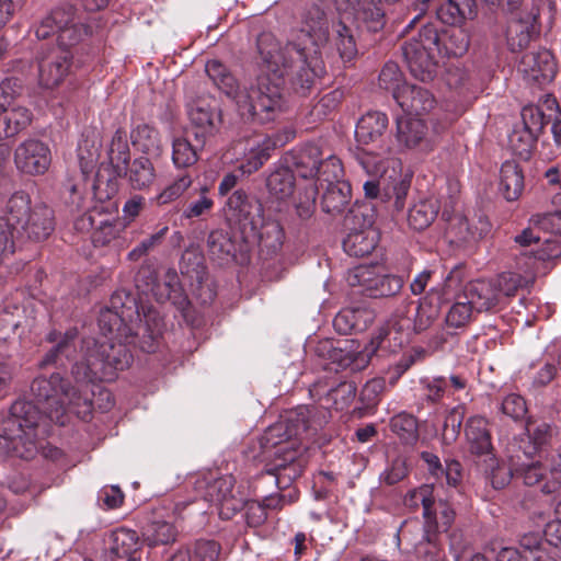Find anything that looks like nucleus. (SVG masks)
I'll use <instances>...</instances> for the list:
<instances>
[{
	"instance_id": "nucleus-12",
	"label": "nucleus",
	"mask_w": 561,
	"mask_h": 561,
	"mask_svg": "<svg viewBox=\"0 0 561 561\" xmlns=\"http://www.w3.org/2000/svg\"><path fill=\"white\" fill-rule=\"evenodd\" d=\"M71 54L64 47H54L38 64V82L43 88L53 89L68 76Z\"/></svg>"
},
{
	"instance_id": "nucleus-56",
	"label": "nucleus",
	"mask_w": 561,
	"mask_h": 561,
	"mask_svg": "<svg viewBox=\"0 0 561 561\" xmlns=\"http://www.w3.org/2000/svg\"><path fill=\"white\" fill-rule=\"evenodd\" d=\"M540 232H542V229H538L536 226H535V222H534V217L531 218V226L524 229L520 233H518L517 236H515L514 240L515 242L523 247V248H530L529 251H525L523 254H522V257L518 259V261H525V262H529V257L531 256V254H529V252L531 250H535L537 248V245L541 242V234Z\"/></svg>"
},
{
	"instance_id": "nucleus-62",
	"label": "nucleus",
	"mask_w": 561,
	"mask_h": 561,
	"mask_svg": "<svg viewBox=\"0 0 561 561\" xmlns=\"http://www.w3.org/2000/svg\"><path fill=\"white\" fill-rule=\"evenodd\" d=\"M408 476L407 460L399 456L380 473V481L388 485H392L403 480Z\"/></svg>"
},
{
	"instance_id": "nucleus-25",
	"label": "nucleus",
	"mask_w": 561,
	"mask_h": 561,
	"mask_svg": "<svg viewBox=\"0 0 561 561\" xmlns=\"http://www.w3.org/2000/svg\"><path fill=\"white\" fill-rule=\"evenodd\" d=\"M476 312L488 311L500 302V295L490 282L476 280L468 284L463 291Z\"/></svg>"
},
{
	"instance_id": "nucleus-54",
	"label": "nucleus",
	"mask_w": 561,
	"mask_h": 561,
	"mask_svg": "<svg viewBox=\"0 0 561 561\" xmlns=\"http://www.w3.org/2000/svg\"><path fill=\"white\" fill-rule=\"evenodd\" d=\"M318 190L314 184H308L299 192V199L295 203V209L301 220H307L313 215Z\"/></svg>"
},
{
	"instance_id": "nucleus-37",
	"label": "nucleus",
	"mask_w": 561,
	"mask_h": 561,
	"mask_svg": "<svg viewBox=\"0 0 561 561\" xmlns=\"http://www.w3.org/2000/svg\"><path fill=\"white\" fill-rule=\"evenodd\" d=\"M387 162V183L386 188L387 195L389 197L394 196L396 206L398 208H402L404 204V198L408 194L409 183L402 180L400 172L398 171V167L400 165L399 161L394 158L386 159Z\"/></svg>"
},
{
	"instance_id": "nucleus-33",
	"label": "nucleus",
	"mask_w": 561,
	"mask_h": 561,
	"mask_svg": "<svg viewBox=\"0 0 561 561\" xmlns=\"http://www.w3.org/2000/svg\"><path fill=\"white\" fill-rule=\"evenodd\" d=\"M134 147L151 158L162 153V141L159 131L147 124L138 125L131 133Z\"/></svg>"
},
{
	"instance_id": "nucleus-11",
	"label": "nucleus",
	"mask_w": 561,
	"mask_h": 561,
	"mask_svg": "<svg viewBox=\"0 0 561 561\" xmlns=\"http://www.w3.org/2000/svg\"><path fill=\"white\" fill-rule=\"evenodd\" d=\"M16 168L31 175L44 174L51 162L49 147L37 139H26L20 144L14 152Z\"/></svg>"
},
{
	"instance_id": "nucleus-48",
	"label": "nucleus",
	"mask_w": 561,
	"mask_h": 561,
	"mask_svg": "<svg viewBox=\"0 0 561 561\" xmlns=\"http://www.w3.org/2000/svg\"><path fill=\"white\" fill-rule=\"evenodd\" d=\"M484 461L486 463L485 472L492 486L494 489H503L506 486L513 477L510 466L504 461L497 460L492 454L489 455Z\"/></svg>"
},
{
	"instance_id": "nucleus-3",
	"label": "nucleus",
	"mask_w": 561,
	"mask_h": 561,
	"mask_svg": "<svg viewBox=\"0 0 561 561\" xmlns=\"http://www.w3.org/2000/svg\"><path fill=\"white\" fill-rule=\"evenodd\" d=\"M99 327L102 335L83 340L81 358L73 365L72 374L78 381L113 380L115 371L127 368L131 362L123 340L129 343L133 332L123 324L121 316L111 309L103 310Z\"/></svg>"
},
{
	"instance_id": "nucleus-64",
	"label": "nucleus",
	"mask_w": 561,
	"mask_h": 561,
	"mask_svg": "<svg viewBox=\"0 0 561 561\" xmlns=\"http://www.w3.org/2000/svg\"><path fill=\"white\" fill-rule=\"evenodd\" d=\"M541 491L546 494L558 493L561 491V454L556 455L550 462L549 478L541 485Z\"/></svg>"
},
{
	"instance_id": "nucleus-8",
	"label": "nucleus",
	"mask_w": 561,
	"mask_h": 561,
	"mask_svg": "<svg viewBox=\"0 0 561 561\" xmlns=\"http://www.w3.org/2000/svg\"><path fill=\"white\" fill-rule=\"evenodd\" d=\"M351 286H358L364 293L374 298L397 295L403 287L400 276L389 274L380 264L359 265L347 274Z\"/></svg>"
},
{
	"instance_id": "nucleus-47",
	"label": "nucleus",
	"mask_w": 561,
	"mask_h": 561,
	"mask_svg": "<svg viewBox=\"0 0 561 561\" xmlns=\"http://www.w3.org/2000/svg\"><path fill=\"white\" fill-rule=\"evenodd\" d=\"M227 205L234 211V216L240 222L248 219L250 220L252 218V213H255V216H259V214L262 213L261 205L249 202L248 196L243 191L233 192L228 198Z\"/></svg>"
},
{
	"instance_id": "nucleus-15",
	"label": "nucleus",
	"mask_w": 561,
	"mask_h": 561,
	"mask_svg": "<svg viewBox=\"0 0 561 561\" xmlns=\"http://www.w3.org/2000/svg\"><path fill=\"white\" fill-rule=\"evenodd\" d=\"M275 147L271 138L263 135H254L245 141H239L236 150L242 152V162L239 167L243 174L257 171L270 158V150Z\"/></svg>"
},
{
	"instance_id": "nucleus-63",
	"label": "nucleus",
	"mask_w": 561,
	"mask_h": 561,
	"mask_svg": "<svg viewBox=\"0 0 561 561\" xmlns=\"http://www.w3.org/2000/svg\"><path fill=\"white\" fill-rule=\"evenodd\" d=\"M100 140L95 134L87 136L78 145V157L84 167L95 162L100 152Z\"/></svg>"
},
{
	"instance_id": "nucleus-26",
	"label": "nucleus",
	"mask_w": 561,
	"mask_h": 561,
	"mask_svg": "<svg viewBox=\"0 0 561 561\" xmlns=\"http://www.w3.org/2000/svg\"><path fill=\"white\" fill-rule=\"evenodd\" d=\"M488 228L489 224L482 218L478 219V225H473L467 217L457 215L450 220L447 233L450 242L460 244L481 238Z\"/></svg>"
},
{
	"instance_id": "nucleus-1",
	"label": "nucleus",
	"mask_w": 561,
	"mask_h": 561,
	"mask_svg": "<svg viewBox=\"0 0 561 561\" xmlns=\"http://www.w3.org/2000/svg\"><path fill=\"white\" fill-rule=\"evenodd\" d=\"M329 41L328 28L318 21L301 30L296 42L282 46L271 33L257 37V48L267 71L277 81L260 75L242 90L234 77L220 61H207L205 70L214 84L234 101L239 115L245 121L266 122L284 106L280 80L287 79L296 91L306 92L323 72L320 48Z\"/></svg>"
},
{
	"instance_id": "nucleus-24",
	"label": "nucleus",
	"mask_w": 561,
	"mask_h": 561,
	"mask_svg": "<svg viewBox=\"0 0 561 561\" xmlns=\"http://www.w3.org/2000/svg\"><path fill=\"white\" fill-rule=\"evenodd\" d=\"M139 538L137 533L128 528H117L108 537V549L117 559L140 561L138 557Z\"/></svg>"
},
{
	"instance_id": "nucleus-36",
	"label": "nucleus",
	"mask_w": 561,
	"mask_h": 561,
	"mask_svg": "<svg viewBox=\"0 0 561 561\" xmlns=\"http://www.w3.org/2000/svg\"><path fill=\"white\" fill-rule=\"evenodd\" d=\"M107 157L118 175L126 170L129 160V145L125 131L121 129L115 131L108 146Z\"/></svg>"
},
{
	"instance_id": "nucleus-19",
	"label": "nucleus",
	"mask_w": 561,
	"mask_h": 561,
	"mask_svg": "<svg viewBox=\"0 0 561 561\" xmlns=\"http://www.w3.org/2000/svg\"><path fill=\"white\" fill-rule=\"evenodd\" d=\"M396 101L409 116L427 113L435 105L433 94L421 85L403 87L402 93L397 92Z\"/></svg>"
},
{
	"instance_id": "nucleus-51",
	"label": "nucleus",
	"mask_w": 561,
	"mask_h": 561,
	"mask_svg": "<svg viewBox=\"0 0 561 561\" xmlns=\"http://www.w3.org/2000/svg\"><path fill=\"white\" fill-rule=\"evenodd\" d=\"M473 312H476V310L469 300L465 298V294L461 293L457 296L455 304L449 309L446 321L450 327L459 328L470 321Z\"/></svg>"
},
{
	"instance_id": "nucleus-43",
	"label": "nucleus",
	"mask_w": 561,
	"mask_h": 561,
	"mask_svg": "<svg viewBox=\"0 0 561 561\" xmlns=\"http://www.w3.org/2000/svg\"><path fill=\"white\" fill-rule=\"evenodd\" d=\"M32 122V113L24 106L8 107L2 118L3 135L13 137L26 128Z\"/></svg>"
},
{
	"instance_id": "nucleus-61",
	"label": "nucleus",
	"mask_w": 561,
	"mask_h": 561,
	"mask_svg": "<svg viewBox=\"0 0 561 561\" xmlns=\"http://www.w3.org/2000/svg\"><path fill=\"white\" fill-rule=\"evenodd\" d=\"M207 193L208 190L203 187L199 197L196 201L191 202L184 208L182 217L193 219L208 214L214 206V201L207 195Z\"/></svg>"
},
{
	"instance_id": "nucleus-57",
	"label": "nucleus",
	"mask_w": 561,
	"mask_h": 561,
	"mask_svg": "<svg viewBox=\"0 0 561 561\" xmlns=\"http://www.w3.org/2000/svg\"><path fill=\"white\" fill-rule=\"evenodd\" d=\"M316 176L321 182V185L323 183L329 185L336 181H343V168L340 159L332 154L327 156L321 163L319 173Z\"/></svg>"
},
{
	"instance_id": "nucleus-14",
	"label": "nucleus",
	"mask_w": 561,
	"mask_h": 561,
	"mask_svg": "<svg viewBox=\"0 0 561 561\" xmlns=\"http://www.w3.org/2000/svg\"><path fill=\"white\" fill-rule=\"evenodd\" d=\"M396 138L398 146L402 149H417L421 151L432 149L428 127L421 118L409 115L398 117Z\"/></svg>"
},
{
	"instance_id": "nucleus-50",
	"label": "nucleus",
	"mask_w": 561,
	"mask_h": 561,
	"mask_svg": "<svg viewBox=\"0 0 561 561\" xmlns=\"http://www.w3.org/2000/svg\"><path fill=\"white\" fill-rule=\"evenodd\" d=\"M124 228L119 220H100L92 233V242L96 247H104L115 240Z\"/></svg>"
},
{
	"instance_id": "nucleus-32",
	"label": "nucleus",
	"mask_w": 561,
	"mask_h": 561,
	"mask_svg": "<svg viewBox=\"0 0 561 561\" xmlns=\"http://www.w3.org/2000/svg\"><path fill=\"white\" fill-rule=\"evenodd\" d=\"M351 201V186L345 181H336L327 185L322 196L323 211L332 215L341 214Z\"/></svg>"
},
{
	"instance_id": "nucleus-22",
	"label": "nucleus",
	"mask_w": 561,
	"mask_h": 561,
	"mask_svg": "<svg viewBox=\"0 0 561 561\" xmlns=\"http://www.w3.org/2000/svg\"><path fill=\"white\" fill-rule=\"evenodd\" d=\"M518 272H504L496 279V290L500 297L513 296L517 289L533 284L537 272L528 262L517 261Z\"/></svg>"
},
{
	"instance_id": "nucleus-60",
	"label": "nucleus",
	"mask_w": 561,
	"mask_h": 561,
	"mask_svg": "<svg viewBox=\"0 0 561 561\" xmlns=\"http://www.w3.org/2000/svg\"><path fill=\"white\" fill-rule=\"evenodd\" d=\"M501 411L512 420H522L527 413V404L524 398L517 393L507 394L502 403Z\"/></svg>"
},
{
	"instance_id": "nucleus-4",
	"label": "nucleus",
	"mask_w": 561,
	"mask_h": 561,
	"mask_svg": "<svg viewBox=\"0 0 561 561\" xmlns=\"http://www.w3.org/2000/svg\"><path fill=\"white\" fill-rule=\"evenodd\" d=\"M310 416L311 408L297 407L284 420L271 425L260 438L262 455L270 461L267 473L275 477L279 489L289 486L302 472V461L290 438L311 426Z\"/></svg>"
},
{
	"instance_id": "nucleus-45",
	"label": "nucleus",
	"mask_w": 561,
	"mask_h": 561,
	"mask_svg": "<svg viewBox=\"0 0 561 561\" xmlns=\"http://www.w3.org/2000/svg\"><path fill=\"white\" fill-rule=\"evenodd\" d=\"M175 527L164 520H157L149 524L142 535L149 546L169 545L175 541Z\"/></svg>"
},
{
	"instance_id": "nucleus-17",
	"label": "nucleus",
	"mask_w": 561,
	"mask_h": 561,
	"mask_svg": "<svg viewBox=\"0 0 561 561\" xmlns=\"http://www.w3.org/2000/svg\"><path fill=\"white\" fill-rule=\"evenodd\" d=\"M386 335L387 331L379 329L364 350L355 352L352 347L354 344L352 341L350 346L346 345L344 348L334 350L332 357L334 359L340 358L341 367H351L352 370H360L368 365L371 356L379 348Z\"/></svg>"
},
{
	"instance_id": "nucleus-52",
	"label": "nucleus",
	"mask_w": 561,
	"mask_h": 561,
	"mask_svg": "<svg viewBox=\"0 0 561 561\" xmlns=\"http://www.w3.org/2000/svg\"><path fill=\"white\" fill-rule=\"evenodd\" d=\"M172 160L176 168H187L197 161V151L185 138H175L172 142Z\"/></svg>"
},
{
	"instance_id": "nucleus-38",
	"label": "nucleus",
	"mask_w": 561,
	"mask_h": 561,
	"mask_svg": "<svg viewBox=\"0 0 561 561\" xmlns=\"http://www.w3.org/2000/svg\"><path fill=\"white\" fill-rule=\"evenodd\" d=\"M323 153L320 146L316 144L306 145L299 152L297 168L302 178H313L323 162Z\"/></svg>"
},
{
	"instance_id": "nucleus-13",
	"label": "nucleus",
	"mask_w": 561,
	"mask_h": 561,
	"mask_svg": "<svg viewBox=\"0 0 561 561\" xmlns=\"http://www.w3.org/2000/svg\"><path fill=\"white\" fill-rule=\"evenodd\" d=\"M518 71L528 82L543 85L553 80L557 66L552 54L541 49L525 54L518 64Z\"/></svg>"
},
{
	"instance_id": "nucleus-42",
	"label": "nucleus",
	"mask_w": 561,
	"mask_h": 561,
	"mask_svg": "<svg viewBox=\"0 0 561 561\" xmlns=\"http://www.w3.org/2000/svg\"><path fill=\"white\" fill-rule=\"evenodd\" d=\"M537 138L538 136L516 124L508 135V146L515 156L527 160L530 157Z\"/></svg>"
},
{
	"instance_id": "nucleus-59",
	"label": "nucleus",
	"mask_w": 561,
	"mask_h": 561,
	"mask_svg": "<svg viewBox=\"0 0 561 561\" xmlns=\"http://www.w3.org/2000/svg\"><path fill=\"white\" fill-rule=\"evenodd\" d=\"M141 311L145 324L139 325L135 334L138 335L140 332L144 334L148 333V337L153 341L161 332L162 318L153 308L141 307Z\"/></svg>"
},
{
	"instance_id": "nucleus-29",
	"label": "nucleus",
	"mask_w": 561,
	"mask_h": 561,
	"mask_svg": "<svg viewBox=\"0 0 561 561\" xmlns=\"http://www.w3.org/2000/svg\"><path fill=\"white\" fill-rule=\"evenodd\" d=\"M377 240L378 233L371 227L354 230L343 240V249L351 256L362 257L371 253Z\"/></svg>"
},
{
	"instance_id": "nucleus-18",
	"label": "nucleus",
	"mask_w": 561,
	"mask_h": 561,
	"mask_svg": "<svg viewBox=\"0 0 561 561\" xmlns=\"http://www.w3.org/2000/svg\"><path fill=\"white\" fill-rule=\"evenodd\" d=\"M465 436L472 455L488 457L492 454L493 446L485 417L480 415L469 417L465 426Z\"/></svg>"
},
{
	"instance_id": "nucleus-21",
	"label": "nucleus",
	"mask_w": 561,
	"mask_h": 561,
	"mask_svg": "<svg viewBox=\"0 0 561 561\" xmlns=\"http://www.w3.org/2000/svg\"><path fill=\"white\" fill-rule=\"evenodd\" d=\"M188 117L203 134L213 133L220 124L221 116L215 100L201 99L188 105Z\"/></svg>"
},
{
	"instance_id": "nucleus-28",
	"label": "nucleus",
	"mask_w": 561,
	"mask_h": 561,
	"mask_svg": "<svg viewBox=\"0 0 561 561\" xmlns=\"http://www.w3.org/2000/svg\"><path fill=\"white\" fill-rule=\"evenodd\" d=\"M524 190V174L517 163L505 161L500 170L499 191L507 202L518 199Z\"/></svg>"
},
{
	"instance_id": "nucleus-53",
	"label": "nucleus",
	"mask_w": 561,
	"mask_h": 561,
	"mask_svg": "<svg viewBox=\"0 0 561 561\" xmlns=\"http://www.w3.org/2000/svg\"><path fill=\"white\" fill-rule=\"evenodd\" d=\"M210 255L218 260H226L233 254V243L222 231H211L207 240Z\"/></svg>"
},
{
	"instance_id": "nucleus-41",
	"label": "nucleus",
	"mask_w": 561,
	"mask_h": 561,
	"mask_svg": "<svg viewBox=\"0 0 561 561\" xmlns=\"http://www.w3.org/2000/svg\"><path fill=\"white\" fill-rule=\"evenodd\" d=\"M295 187V176L286 168L276 170L267 178L270 194L277 199H286L291 196Z\"/></svg>"
},
{
	"instance_id": "nucleus-39",
	"label": "nucleus",
	"mask_w": 561,
	"mask_h": 561,
	"mask_svg": "<svg viewBox=\"0 0 561 561\" xmlns=\"http://www.w3.org/2000/svg\"><path fill=\"white\" fill-rule=\"evenodd\" d=\"M404 505L415 510L420 505L423 506V516L426 520H431L434 515L435 499L433 496V486L423 484L417 489L411 490L404 497Z\"/></svg>"
},
{
	"instance_id": "nucleus-55",
	"label": "nucleus",
	"mask_w": 561,
	"mask_h": 561,
	"mask_svg": "<svg viewBox=\"0 0 561 561\" xmlns=\"http://www.w3.org/2000/svg\"><path fill=\"white\" fill-rule=\"evenodd\" d=\"M522 122L518 124L531 131L536 136H539L543 126L546 125V116L541 108L535 105L524 106L520 113Z\"/></svg>"
},
{
	"instance_id": "nucleus-34",
	"label": "nucleus",
	"mask_w": 561,
	"mask_h": 561,
	"mask_svg": "<svg viewBox=\"0 0 561 561\" xmlns=\"http://www.w3.org/2000/svg\"><path fill=\"white\" fill-rule=\"evenodd\" d=\"M124 172L135 190L149 187L156 178L153 164L148 157L136 158Z\"/></svg>"
},
{
	"instance_id": "nucleus-46",
	"label": "nucleus",
	"mask_w": 561,
	"mask_h": 561,
	"mask_svg": "<svg viewBox=\"0 0 561 561\" xmlns=\"http://www.w3.org/2000/svg\"><path fill=\"white\" fill-rule=\"evenodd\" d=\"M391 431L404 443L412 444L416 442L417 422L416 419L408 413H399L391 419Z\"/></svg>"
},
{
	"instance_id": "nucleus-35",
	"label": "nucleus",
	"mask_w": 561,
	"mask_h": 561,
	"mask_svg": "<svg viewBox=\"0 0 561 561\" xmlns=\"http://www.w3.org/2000/svg\"><path fill=\"white\" fill-rule=\"evenodd\" d=\"M439 210L438 201L436 198H426L414 204L409 210L408 221L414 230H423L427 228L436 218Z\"/></svg>"
},
{
	"instance_id": "nucleus-31",
	"label": "nucleus",
	"mask_w": 561,
	"mask_h": 561,
	"mask_svg": "<svg viewBox=\"0 0 561 561\" xmlns=\"http://www.w3.org/2000/svg\"><path fill=\"white\" fill-rule=\"evenodd\" d=\"M474 0H447L437 10V18L445 24L459 25L474 15Z\"/></svg>"
},
{
	"instance_id": "nucleus-2",
	"label": "nucleus",
	"mask_w": 561,
	"mask_h": 561,
	"mask_svg": "<svg viewBox=\"0 0 561 561\" xmlns=\"http://www.w3.org/2000/svg\"><path fill=\"white\" fill-rule=\"evenodd\" d=\"M31 390L35 402L16 400L8 416L0 412V455L32 458L37 451L36 427L44 415L64 425L67 413L85 419L90 412V399L82 397L81 390L65 382L59 374H53L49 378H35Z\"/></svg>"
},
{
	"instance_id": "nucleus-30",
	"label": "nucleus",
	"mask_w": 561,
	"mask_h": 561,
	"mask_svg": "<svg viewBox=\"0 0 561 561\" xmlns=\"http://www.w3.org/2000/svg\"><path fill=\"white\" fill-rule=\"evenodd\" d=\"M363 168L374 175H378L380 180L366 181L364 183L365 195L370 198L377 197L380 187L386 188L387 183V162L386 159H377L374 151H367L366 156L360 158Z\"/></svg>"
},
{
	"instance_id": "nucleus-40",
	"label": "nucleus",
	"mask_w": 561,
	"mask_h": 561,
	"mask_svg": "<svg viewBox=\"0 0 561 561\" xmlns=\"http://www.w3.org/2000/svg\"><path fill=\"white\" fill-rule=\"evenodd\" d=\"M76 337V329H70L66 331L64 335H60L56 332H50L47 339L49 342H56V345L49 353H47L41 365L45 366L47 364L55 362L59 355H65L67 358H71L72 353L75 352Z\"/></svg>"
},
{
	"instance_id": "nucleus-44",
	"label": "nucleus",
	"mask_w": 561,
	"mask_h": 561,
	"mask_svg": "<svg viewBox=\"0 0 561 561\" xmlns=\"http://www.w3.org/2000/svg\"><path fill=\"white\" fill-rule=\"evenodd\" d=\"M529 264L538 273V263L550 261L561 256V240L557 236L542 237L541 242L535 250L529 252Z\"/></svg>"
},
{
	"instance_id": "nucleus-7",
	"label": "nucleus",
	"mask_w": 561,
	"mask_h": 561,
	"mask_svg": "<svg viewBox=\"0 0 561 561\" xmlns=\"http://www.w3.org/2000/svg\"><path fill=\"white\" fill-rule=\"evenodd\" d=\"M57 33L58 47L66 48L77 44L82 37L92 33V27L83 22L77 8L72 4H64L50 12L36 27L37 38L45 39Z\"/></svg>"
},
{
	"instance_id": "nucleus-27",
	"label": "nucleus",
	"mask_w": 561,
	"mask_h": 561,
	"mask_svg": "<svg viewBox=\"0 0 561 561\" xmlns=\"http://www.w3.org/2000/svg\"><path fill=\"white\" fill-rule=\"evenodd\" d=\"M250 226L253 233L259 237L266 248L274 252L282 248L285 240V232L278 221L264 220L261 213L259 216H252Z\"/></svg>"
},
{
	"instance_id": "nucleus-10",
	"label": "nucleus",
	"mask_w": 561,
	"mask_h": 561,
	"mask_svg": "<svg viewBox=\"0 0 561 561\" xmlns=\"http://www.w3.org/2000/svg\"><path fill=\"white\" fill-rule=\"evenodd\" d=\"M234 483L231 476H224L206 484L204 497L216 506L222 519L232 518L244 506V500Z\"/></svg>"
},
{
	"instance_id": "nucleus-5",
	"label": "nucleus",
	"mask_w": 561,
	"mask_h": 561,
	"mask_svg": "<svg viewBox=\"0 0 561 561\" xmlns=\"http://www.w3.org/2000/svg\"><path fill=\"white\" fill-rule=\"evenodd\" d=\"M0 221L5 227L24 233L28 239L41 241L54 230L53 210L42 203L33 204L23 191L13 193L0 210Z\"/></svg>"
},
{
	"instance_id": "nucleus-9",
	"label": "nucleus",
	"mask_w": 561,
	"mask_h": 561,
	"mask_svg": "<svg viewBox=\"0 0 561 561\" xmlns=\"http://www.w3.org/2000/svg\"><path fill=\"white\" fill-rule=\"evenodd\" d=\"M387 127L388 117L381 112H368L359 118L355 128L356 140L360 146H371L363 149V156L374 151L377 159H391L387 156L389 147L383 144Z\"/></svg>"
},
{
	"instance_id": "nucleus-23",
	"label": "nucleus",
	"mask_w": 561,
	"mask_h": 561,
	"mask_svg": "<svg viewBox=\"0 0 561 561\" xmlns=\"http://www.w3.org/2000/svg\"><path fill=\"white\" fill-rule=\"evenodd\" d=\"M375 312L366 307H348L341 310L334 318L333 324L341 333L365 331L374 321Z\"/></svg>"
},
{
	"instance_id": "nucleus-49",
	"label": "nucleus",
	"mask_w": 561,
	"mask_h": 561,
	"mask_svg": "<svg viewBox=\"0 0 561 561\" xmlns=\"http://www.w3.org/2000/svg\"><path fill=\"white\" fill-rule=\"evenodd\" d=\"M379 85L380 88L391 92L393 99L396 100V94L402 93L403 87L408 84L404 82L403 75L396 62H387L380 75H379Z\"/></svg>"
},
{
	"instance_id": "nucleus-6",
	"label": "nucleus",
	"mask_w": 561,
	"mask_h": 561,
	"mask_svg": "<svg viewBox=\"0 0 561 561\" xmlns=\"http://www.w3.org/2000/svg\"><path fill=\"white\" fill-rule=\"evenodd\" d=\"M404 59L411 73L422 80L432 79L440 53L437 30L427 24L422 27L417 37H413L402 47Z\"/></svg>"
},
{
	"instance_id": "nucleus-16",
	"label": "nucleus",
	"mask_w": 561,
	"mask_h": 561,
	"mask_svg": "<svg viewBox=\"0 0 561 561\" xmlns=\"http://www.w3.org/2000/svg\"><path fill=\"white\" fill-rule=\"evenodd\" d=\"M538 16L539 10L531 8L529 11L520 12L510 21L506 31V39L512 51L522 50L529 44L536 32Z\"/></svg>"
},
{
	"instance_id": "nucleus-58",
	"label": "nucleus",
	"mask_w": 561,
	"mask_h": 561,
	"mask_svg": "<svg viewBox=\"0 0 561 561\" xmlns=\"http://www.w3.org/2000/svg\"><path fill=\"white\" fill-rule=\"evenodd\" d=\"M192 185L190 175L184 174L167 186L156 197L159 205H165L176 201Z\"/></svg>"
},
{
	"instance_id": "nucleus-20",
	"label": "nucleus",
	"mask_w": 561,
	"mask_h": 561,
	"mask_svg": "<svg viewBox=\"0 0 561 561\" xmlns=\"http://www.w3.org/2000/svg\"><path fill=\"white\" fill-rule=\"evenodd\" d=\"M525 430L528 442L522 448L529 457L549 446L558 434L557 427L543 420H528Z\"/></svg>"
}]
</instances>
